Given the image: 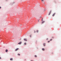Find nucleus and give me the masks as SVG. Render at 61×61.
<instances>
[{"mask_svg":"<svg viewBox=\"0 0 61 61\" xmlns=\"http://www.w3.org/2000/svg\"><path fill=\"white\" fill-rule=\"evenodd\" d=\"M21 43H22V42H19L18 43V44H19V45H21Z\"/></svg>","mask_w":61,"mask_h":61,"instance_id":"f257e3e1","label":"nucleus"},{"mask_svg":"<svg viewBox=\"0 0 61 61\" xmlns=\"http://www.w3.org/2000/svg\"><path fill=\"white\" fill-rule=\"evenodd\" d=\"M18 49H19V48H17L15 50V51H17V50H18Z\"/></svg>","mask_w":61,"mask_h":61,"instance_id":"f03ea898","label":"nucleus"},{"mask_svg":"<svg viewBox=\"0 0 61 61\" xmlns=\"http://www.w3.org/2000/svg\"><path fill=\"white\" fill-rule=\"evenodd\" d=\"M55 15H56V13H54L52 15V16H54Z\"/></svg>","mask_w":61,"mask_h":61,"instance_id":"7ed1b4c3","label":"nucleus"},{"mask_svg":"<svg viewBox=\"0 0 61 61\" xmlns=\"http://www.w3.org/2000/svg\"><path fill=\"white\" fill-rule=\"evenodd\" d=\"M24 41H27V40L26 39H24Z\"/></svg>","mask_w":61,"mask_h":61,"instance_id":"20e7f679","label":"nucleus"},{"mask_svg":"<svg viewBox=\"0 0 61 61\" xmlns=\"http://www.w3.org/2000/svg\"><path fill=\"white\" fill-rule=\"evenodd\" d=\"M42 50H43V51H45V49H44V48H42Z\"/></svg>","mask_w":61,"mask_h":61,"instance_id":"39448f33","label":"nucleus"},{"mask_svg":"<svg viewBox=\"0 0 61 61\" xmlns=\"http://www.w3.org/2000/svg\"><path fill=\"white\" fill-rule=\"evenodd\" d=\"M13 58H11L10 59V60H13Z\"/></svg>","mask_w":61,"mask_h":61,"instance_id":"423d86ee","label":"nucleus"},{"mask_svg":"<svg viewBox=\"0 0 61 61\" xmlns=\"http://www.w3.org/2000/svg\"><path fill=\"white\" fill-rule=\"evenodd\" d=\"M7 51H8V50H6V52H7Z\"/></svg>","mask_w":61,"mask_h":61,"instance_id":"0eeeda50","label":"nucleus"},{"mask_svg":"<svg viewBox=\"0 0 61 61\" xmlns=\"http://www.w3.org/2000/svg\"><path fill=\"white\" fill-rule=\"evenodd\" d=\"M35 56V57H37V56H36V55Z\"/></svg>","mask_w":61,"mask_h":61,"instance_id":"6e6552de","label":"nucleus"},{"mask_svg":"<svg viewBox=\"0 0 61 61\" xmlns=\"http://www.w3.org/2000/svg\"><path fill=\"white\" fill-rule=\"evenodd\" d=\"M45 22V21H43V22H42V24H43V23H44Z\"/></svg>","mask_w":61,"mask_h":61,"instance_id":"1a4fd4ad","label":"nucleus"},{"mask_svg":"<svg viewBox=\"0 0 61 61\" xmlns=\"http://www.w3.org/2000/svg\"><path fill=\"white\" fill-rule=\"evenodd\" d=\"M45 46L46 45V43H44L43 44Z\"/></svg>","mask_w":61,"mask_h":61,"instance_id":"9d476101","label":"nucleus"},{"mask_svg":"<svg viewBox=\"0 0 61 61\" xmlns=\"http://www.w3.org/2000/svg\"><path fill=\"white\" fill-rule=\"evenodd\" d=\"M50 14H51V13H50L49 12V15H50Z\"/></svg>","mask_w":61,"mask_h":61,"instance_id":"9b49d317","label":"nucleus"},{"mask_svg":"<svg viewBox=\"0 0 61 61\" xmlns=\"http://www.w3.org/2000/svg\"><path fill=\"white\" fill-rule=\"evenodd\" d=\"M36 32H37V33H38V30H36Z\"/></svg>","mask_w":61,"mask_h":61,"instance_id":"f8f14e48","label":"nucleus"},{"mask_svg":"<svg viewBox=\"0 0 61 61\" xmlns=\"http://www.w3.org/2000/svg\"><path fill=\"white\" fill-rule=\"evenodd\" d=\"M18 56H20V54H18Z\"/></svg>","mask_w":61,"mask_h":61,"instance_id":"ddd939ff","label":"nucleus"},{"mask_svg":"<svg viewBox=\"0 0 61 61\" xmlns=\"http://www.w3.org/2000/svg\"><path fill=\"white\" fill-rule=\"evenodd\" d=\"M51 12H52V11H51V10L50 12V13H51Z\"/></svg>","mask_w":61,"mask_h":61,"instance_id":"4468645a","label":"nucleus"},{"mask_svg":"<svg viewBox=\"0 0 61 61\" xmlns=\"http://www.w3.org/2000/svg\"><path fill=\"white\" fill-rule=\"evenodd\" d=\"M24 44L25 45H26V43H25Z\"/></svg>","mask_w":61,"mask_h":61,"instance_id":"2eb2a0df","label":"nucleus"},{"mask_svg":"<svg viewBox=\"0 0 61 61\" xmlns=\"http://www.w3.org/2000/svg\"><path fill=\"white\" fill-rule=\"evenodd\" d=\"M52 39H51L50 40V41H52Z\"/></svg>","mask_w":61,"mask_h":61,"instance_id":"dca6fc26","label":"nucleus"},{"mask_svg":"<svg viewBox=\"0 0 61 61\" xmlns=\"http://www.w3.org/2000/svg\"><path fill=\"white\" fill-rule=\"evenodd\" d=\"M31 36H32V35H30V37H31Z\"/></svg>","mask_w":61,"mask_h":61,"instance_id":"f3484780","label":"nucleus"},{"mask_svg":"<svg viewBox=\"0 0 61 61\" xmlns=\"http://www.w3.org/2000/svg\"><path fill=\"white\" fill-rule=\"evenodd\" d=\"M48 43H49V42H50V41H48Z\"/></svg>","mask_w":61,"mask_h":61,"instance_id":"a211bd4d","label":"nucleus"},{"mask_svg":"<svg viewBox=\"0 0 61 61\" xmlns=\"http://www.w3.org/2000/svg\"><path fill=\"white\" fill-rule=\"evenodd\" d=\"M41 1H44V0H41Z\"/></svg>","mask_w":61,"mask_h":61,"instance_id":"6ab92c4d","label":"nucleus"},{"mask_svg":"<svg viewBox=\"0 0 61 61\" xmlns=\"http://www.w3.org/2000/svg\"><path fill=\"white\" fill-rule=\"evenodd\" d=\"M1 59V58L0 57V59Z\"/></svg>","mask_w":61,"mask_h":61,"instance_id":"aec40b11","label":"nucleus"},{"mask_svg":"<svg viewBox=\"0 0 61 61\" xmlns=\"http://www.w3.org/2000/svg\"><path fill=\"white\" fill-rule=\"evenodd\" d=\"M34 33H36V31H34Z\"/></svg>","mask_w":61,"mask_h":61,"instance_id":"412c9836","label":"nucleus"},{"mask_svg":"<svg viewBox=\"0 0 61 61\" xmlns=\"http://www.w3.org/2000/svg\"><path fill=\"white\" fill-rule=\"evenodd\" d=\"M1 7L0 6V9H1Z\"/></svg>","mask_w":61,"mask_h":61,"instance_id":"4be33fe9","label":"nucleus"},{"mask_svg":"<svg viewBox=\"0 0 61 61\" xmlns=\"http://www.w3.org/2000/svg\"><path fill=\"white\" fill-rule=\"evenodd\" d=\"M38 22H39V20H38Z\"/></svg>","mask_w":61,"mask_h":61,"instance_id":"5701e85b","label":"nucleus"},{"mask_svg":"<svg viewBox=\"0 0 61 61\" xmlns=\"http://www.w3.org/2000/svg\"><path fill=\"white\" fill-rule=\"evenodd\" d=\"M42 20H43V19H42Z\"/></svg>","mask_w":61,"mask_h":61,"instance_id":"b1692460","label":"nucleus"},{"mask_svg":"<svg viewBox=\"0 0 61 61\" xmlns=\"http://www.w3.org/2000/svg\"><path fill=\"white\" fill-rule=\"evenodd\" d=\"M7 0H6V1H7Z\"/></svg>","mask_w":61,"mask_h":61,"instance_id":"393cba45","label":"nucleus"}]
</instances>
